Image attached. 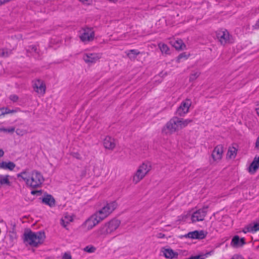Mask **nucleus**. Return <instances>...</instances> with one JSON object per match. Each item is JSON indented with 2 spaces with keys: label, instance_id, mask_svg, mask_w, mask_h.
I'll return each instance as SVG.
<instances>
[{
  "label": "nucleus",
  "instance_id": "23",
  "mask_svg": "<svg viewBox=\"0 0 259 259\" xmlns=\"http://www.w3.org/2000/svg\"><path fill=\"white\" fill-rule=\"evenodd\" d=\"M12 177L9 175H0V186H10Z\"/></svg>",
  "mask_w": 259,
  "mask_h": 259
},
{
  "label": "nucleus",
  "instance_id": "29",
  "mask_svg": "<svg viewBox=\"0 0 259 259\" xmlns=\"http://www.w3.org/2000/svg\"><path fill=\"white\" fill-rule=\"evenodd\" d=\"M158 46L162 54H169V49L166 45L160 42L158 44Z\"/></svg>",
  "mask_w": 259,
  "mask_h": 259
},
{
  "label": "nucleus",
  "instance_id": "48",
  "mask_svg": "<svg viewBox=\"0 0 259 259\" xmlns=\"http://www.w3.org/2000/svg\"><path fill=\"white\" fill-rule=\"evenodd\" d=\"M36 193V191H32L31 193L32 194V195H34L35 194V193Z\"/></svg>",
  "mask_w": 259,
  "mask_h": 259
},
{
  "label": "nucleus",
  "instance_id": "11",
  "mask_svg": "<svg viewBox=\"0 0 259 259\" xmlns=\"http://www.w3.org/2000/svg\"><path fill=\"white\" fill-rule=\"evenodd\" d=\"M192 102L190 99H186L183 101L177 110V114L181 116H184L189 112Z\"/></svg>",
  "mask_w": 259,
  "mask_h": 259
},
{
  "label": "nucleus",
  "instance_id": "10",
  "mask_svg": "<svg viewBox=\"0 0 259 259\" xmlns=\"http://www.w3.org/2000/svg\"><path fill=\"white\" fill-rule=\"evenodd\" d=\"M101 221L95 214H93L85 221L81 227L84 231H88L92 230Z\"/></svg>",
  "mask_w": 259,
  "mask_h": 259
},
{
  "label": "nucleus",
  "instance_id": "1",
  "mask_svg": "<svg viewBox=\"0 0 259 259\" xmlns=\"http://www.w3.org/2000/svg\"><path fill=\"white\" fill-rule=\"evenodd\" d=\"M19 181H23L26 186L31 189H37L41 187L45 181L42 174L37 170L25 169L17 175Z\"/></svg>",
  "mask_w": 259,
  "mask_h": 259
},
{
  "label": "nucleus",
  "instance_id": "38",
  "mask_svg": "<svg viewBox=\"0 0 259 259\" xmlns=\"http://www.w3.org/2000/svg\"><path fill=\"white\" fill-rule=\"evenodd\" d=\"M80 2L84 5H91L93 3V0H78Z\"/></svg>",
  "mask_w": 259,
  "mask_h": 259
},
{
  "label": "nucleus",
  "instance_id": "7",
  "mask_svg": "<svg viewBox=\"0 0 259 259\" xmlns=\"http://www.w3.org/2000/svg\"><path fill=\"white\" fill-rule=\"evenodd\" d=\"M79 37L84 42L92 41L95 37V32L92 28H82L79 31Z\"/></svg>",
  "mask_w": 259,
  "mask_h": 259
},
{
  "label": "nucleus",
  "instance_id": "12",
  "mask_svg": "<svg viewBox=\"0 0 259 259\" xmlns=\"http://www.w3.org/2000/svg\"><path fill=\"white\" fill-rule=\"evenodd\" d=\"M33 87L34 91L39 96H43L46 93V86L43 80L37 79L34 81Z\"/></svg>",
  "mask_w": 259,
  "mask_h": 259
},
{
  "label": "nucleus",
  "instance_id": "2",
  "mask_svg": "<svg viewBox=\"0 0 259 259\" xmlns=\"http://www.w3.org/2000/svg\"><path fill=\"white\" fill-rule=\"evenodd\" d=\"M121 225V221L116 218H112L101 225L93 232V234L98 238L104 239L113 235Z\"/></svg>",
  "mask_w": 259,
  "mask_h": 259
},
{
  "label": "nucleus",
  "instance_id": "18",
  "mask_svg": "<svg viewBox=\"0 0 259 259\" xmlns=\"http://www.w3.org/2000/svg\"><path fill=\"white\" fill-rule=\"evenodd\" d=\"M259 167V156H255L249 167L248 171L251 174H254Z\"/></svg>",
  "mask_w": 259,
  "mask_h": 259
},
{
  "label": "nucleus",
  "instance_id": "49",
  "mask_svg": "<svg viewBox=\"0 0 259 259\" xmlns=\"http://www.w3.org/2000/svg\"><path fill=\"white\" fill-rule=\"evenodd\" d=\"M110 2H112V3H116L117 2V0H109Z\"/></svg>",
  "mask_w": 259,
  "mask_h": 259
},
{
  "label": "nucleus",
  "instance_id": "36",
  "mask_svg": "<svg viewBox=\"0 0 259 259\" xmlns=\"http://www.w3.org/2000/svg\"><path fill=\"white\" fill-rule=\"evenodd\" d=\"M199 75V73L197 71L191 74L189 77L190 81H193L195 80Z\"/></svg>",
  "mask_w": 259,
  "mask_h": 259
},
{
  "label": "nucleus",
  "instance_id": "13",
  "mask_svg": "<svg viewBox=\"0 0 259 259\" xmlns=\"http://www.w3.org/2000/svg\"><path fill=\"white\" fill-rule=\"evenodd\" d=\"M102 56L100 53H85L83 56V60L87 63H95L98 61Z\"/></svg>",
  "mask_w": 259,
  "mask_h": 259
},
{
  "label": "nucleus",
  "instance_id": "8",
  "mask_svg": "<svg viewBox=\"0 0 259 259\" xmlns=\"http://www.w3.org/2000/svg\"><path fill=\"white\" fill-rule=\"evenodd\" d=\"M217 37L220 43L223 45L231 44L233 39L227 30H220L217 32Z\"/></svg>",
  "mask_w": 259,
  "mask_h": 259
},
{
  "label": "nucleus",
  "instance_id": "34",
  "mask_svg": "<svg viewBox=\"0 0 259 259\" xmlns=\"http://www.w3.org/2000/svg\"><path fill=\"white\" fill-rule=\"evenodd\" d=\"M14 110H11L7 108H0V116L4 115L6 114L14 112Z\"/></svg>",
  "mask_w": 259,
  "mask_h": 259
},
{
  "label": "nucleus",
  "instance_id": "22",
  "mask_svg": "<svg viewBox=\"0 0 259 259\" xmlns=\"http://www.w3.org/2000/svg\"><path fill=\"white\" fill-rule=\"evenodd\" d=\"M16 166V164L11 161H2L0 162V169L13 170Z\"/></svg>",
  "mask_w": 259,
  "mask_h": 259
},
{
  "label": "nucleus",
  "instance_id": "20",
  "mask_svg": "<svg viewBox=\"0 0 259 259\" xmlns=\"http://www.w3.org/2000/svg\"><path fill=\"white\" fill-rule=\"evenodd\" d=\"M163 255L165 257L172 259L177 257L178 253L170 248H163L162 250Z\"/></svg>",
  "mask_w": 259,
  "mask_h": 259
},
{
  "label": "nucleus",
  "instance_id": "39",
  "mask_svg": "<svg viewBox=\"0 0 259 259\" xmlns=\"http://www.w3.org/2000/svg\"><path fill=\"white\" fill-rule=\"evenodd\" d=\"M10 99L13 102H17L18 100V97L16 95H12L9 97Z\"/></svg>",
  "mask_w": 259,
  "mask_h": 259
},
{
  "label": "nucleus",
  "instance_id": "46",
  "mask_svg": "<svg viewBox=\"0 0 259 259\" xmlns=\"http://www.w3.org/2000/svg\"><path fill=\"white\" fill-rule=\"evenodd\" d=\"M196 139H193V140L192 141V142H191V144H192V145H195V144H196Z\"/></svg>",
  "mask_w": 259,
  "mask_h": 259
},
{
  "label": "nucleus",
  "instance_id": "44",
  "mask_svg": "<svg viewBox=\"0 0 259 259\" xmlns=\"http://www.w3.org/2000/svg\"><path fill=\"white\" fill-rule=\"evenodd\" d=\"M4 155V151L3 149H0V158L2 157Z\"/></svg>",
  "mask_w": 259,
  "mask_h": 259
},
{
  "label": "nucleus",
  "instance_id": "26",
  "mask_svg": "<svg viewBox=\"0 0 259 259\" xmlns=\"http://www.w3.org/2000/svg\"><path fill=\"white\" fill-rule=\"evenodd\" d=\"M191 122L192 120L189 119H183L177 117V123L179 130L186 127Z\"/></svg>",
  "mask_w": 259,
  "mask_h": 259
},
{
  "label": "nucleus",
  "instance_id": "28",
  "mask_svg": "<svg viewBox=\"0 0 259 259\" xmlns=\"http://www.w3.org/2000/svg\"><path fill=\"white\" fill-rule=\"evenodd\" d=\"M171 43L177 50L183 49L185 47V45L181 39L175 40L173 42H171Z\"/></svg>",
  "mask_w": 259,
  "mask_h": 259
},
{
  "label": "nucleus",
  "instance_id": "6",
  "mask_svg": "<svg viewBox=\"0 0 259 259\" xmlns=\"http://www.w3.org/2000/svg\"><path fill=\"white\" fill-rule=\"evenodd\" d=\"M179 130L177 117H174L165 124L162 128V132L165 135H171Z\"/></svg>",
  "mask_w": 259,
  "mask_h": 259
},
{
  "label": "nucleus",
  "instance_id": "27",
  "mask_svg": "<svg viewBox=\"0 0 259 259\" xmlns=\"http://www.w3.org/2000/svg\"><path fill=\"white\" fill-rule=\"evenodd\" d=\"M244 244V239L243 238L240 239L238 236H234L231 241V245L234 247L241 246Z\"/></svg>",
  "mask_w": 259,
  "mask_h": 259
},
{
  "label": "nucleus",
  "instance_id": "31",
  "mask_svg": "<svg viewBox=\"0 0 259 259\" xmlns=\"http://www.w3.org/2000/svg\"><path fill=\"white\" fill-rule=\"evenodd\" d=\"M83 250L85 252H88V253H93L95 252L96 250V248L93 245H90L85 246L83 249Z\"/></svg>",
  "mask_w": 259,
  "mask_h": 259
},
{
  "label": "nucleus",
  "instance_id": "37",
  "mask_svg": "<svg viewBox=\"0 0 259 259\" xmlns=\"http://www.w3.org/2000/svg\"><path fill=\"white\" fill-rule=\"evenodd\" d=\"M15 128L14 127H11L9 128H1L0 132H4L8 133H13L15 131Z\"/></svg>",
  "mask_w": 259,
  "mask_h": 259
},
{
  "label": "nucleus",
  "instance_id": "40",
  "mask_svg": "<svg viewBox=\"0 0 259 259\" xmlns=\"http://www.w3.org/2000/svg\"><path fill=\"white\" fill-rule=\"evenodd\" d=\"M254 148L255 150L259 151V136L255 141Z\"/></svg>",
  "mask_w": 259,
  "mask_h": 259
},
{
  "label": "nucleus",
  "instance_id": "9",
  "mask_svg": "<svg viewBox=\"0 0 259 259\" xmlns=\"http://www.w3.org/2000/svg\"><path fill=\"white\" fill-rule=\"evenodd\" d=\"M208 206L204 205L202 208L199 209L194 211L191 217V221L193 223L202 221L207 214V210Z\"/></svg>",
  "mask_w": 259,
  "mask_h": 259
},
{
  "label": "nucleus",
  "instance_id": "32",
  "mask_svg": "<svg viewBox=\"0 0 259 259\" xmlns=\"http://www.w3.org/2000/svg\"><path fill=\"white\" fill-rule=\"evenodd\" d=\"M11 54V51L8 49H0V57H6L9 56Z\"/></svg>",
  "mask_w": 259,
  "mask_h": 259
},
{
  "label": "nucleus",
  "instance_id": "45",
  "mask_svg": "<svg viewBox=\"0 0 259 259\" xmlns=\"http://www.w3.org/2000/svg\"><path fill=\"white\" fill-rule=\"evenodd\" d=\"M232 259H242V258L239 256H234Z\"/></svg>",
  "mask_w": 259,
  "mask_h": 259
},
{
  "label": "nucleus",
  "instance_id": "33",
  "mask_svg": "<svg viewBox=\"0 0 259 259\" xmlns=\"http://www.w3.org/2000/svg\"><path fill=\"white\" fill-rule=\"evenodd\" d=\"M189 57V55L187 54L186 53H183L180 54L177 58V62L178 63L180 62L183 60H186Z\"/></svg>",
  "mask_w": 259,
  "mask_h": 259
},
{
  "label": "nucleus",
  "instance_id": "17",
  "mask_svg": "<svg viewBox=\"0 0 259 259\" xmlns=\"http://www.w3.org/2000/svg\"><path fill=\"white\" fill-rule=\"evenodd\" d=\"M103 145L105 149L112 150L116 146L115 140L111 137L107 136L104 139Z\"/></svg>",
  "mask_w": 259,
  "mask_h": 259
},
{
  "label": "nucleus",
  "instance_id": "30",
  "mask_svg": "<svg viewBox=\"0 0 259 259\" xmlns=\"http://www.w3.org/2000/svg\"><path fill=\"white\" fill-rule=\"evenodd\" d=\"M140 53L137 50H131L126 53V55L130 59H133L135 58Z\"/></svg>",
  "mask_w": 259,
  "mask_h": 259
},
{
  "label": "nucleus",
  "instance_id": "15",
  "mask_svg": "<svg viewBox=\"0 0 259 259\" xmlns=\"http://www.w3.org/2000/svg\"><path fill=\"white\" fill-rule=\"evenodd\" d=\"M224 153V147L222 145L216 146L212 151L211 156L214 161H218L220 160L223 156Z\"/></svg>",
  "mask_w": 259,
  "mask_h": 259
},
{
  "label": "nucleus",
  "instance_id": "42",
  "mask_svg": "<svg viewBox=\"0 0 259 259\" xmlns=\"http://www.w3.org/2000/svg\"><path fill=\"white\" fill-rule=\"evenodd\" d=\"M252 28L254 29H259V19L256 21L255 23L252 25Z\"/></svg>",
  "mask_w": 259,
  "mask_h": 259
},
{
  "label": "nucleus",
  "instance_id": "25",
  "mask_svg": "<svg viewBox=\"0 0 259 259\" xmlns=\"http://www.w3.org/2000/svg\"><path fill=\"white\" fill-rule=\"evenodd\" d=\"M73 220V215L65 213L61 219V224L63 227H66L70 223L72 222Z\"/></svg>",
  "mask_w": 259,
  "mask_h": 259
},
{
  "label": "nucleus",
  "instance_id": "5",
  "mask_svg": "<svg viewBox=\"0 0 259 259\" xmlns=\"http://www.w3.org/2000/svg\"><path fill=\"white\" fill-rule=\"evenodd\" d=\"M151 165L149 162H143L140 165L133 176L132 182L136 184L140 182L151 170Z\"/></svg>",
  "mask_w": 259,
  "mask_h": 259
},
{
  "label": "nucleus",
  "instance_id": "43",
  "mask_svg": "<svg viewBox=\"0 0 259 259\" xmlns=\"http://www.w3.org/2000/svg\"><path fill=\"white\" fill-rule=\"evenodd\" d=\"M164 236H165V235L161 233L157 234V237L158 238H163L164 237Z\"/></svg>",
  "mask_w": 259,
  "mask_h": 259
},
{
  "label": "nucleus",
  "instance_id": "16",
  "mask_svg": "<svg viewBox=\"0 0 259 259\" xmlns=\"http://www.w3.org/2000/svg\"><path fill=\"white\" fill-rule=\"evenodd\" d=\"M14 127L16 134L19 136H23L28 133V126L24 123L17 124Z\"/></svg>",
  "mask_w": 259,
  "mask_h": 259
},
{
  "label": "nucleus",
  "instance_id": "24",
  "mask_svg": "<svg viewBox=\"0 0 259 259\" xmlns=\"http://www.w3.org/2000/svg\"><path fill=\"white\" fill-rule=\"evenodd\" d=\"M237 150V146L236 145L229 147L227 153V157L229 159H234L236 156Z\"/></svg>",
  "mask_w": 259,
  "mask_h": 259
},
{
  "label": "nucleus",
  "instance_id": "3",
  "mask_svg": "<svg viewBox=\"0 0 259 259\" xmlns=\"http://www.w3.org/2000/svg\"><path fill=\"white\" fill-rule=\"evenodd\" d=\"M46 238L45 233L42 231L36 232L31 230L25 231L23 234V241L26 245L37 247L41 245Z\"/></svg>",
  "mask_w": 259,
  "mask_h": 259
},
{
  "label": "nucleus",
  "instance_id": "21",
  "mask_svg": "<svg viewBox=\"0 0 259 259\" xmlns=\"http://www.w3.org/2000/svg\"><path fill=\"white\" fill-rule=\"evenodd\" d=\"M42 202L51 207H54L55 205V200L51 195L47 194L45 195L42 198Z\"/></svg>",
  "mask_w": 259,
  "mask_h": 259
},
{
  "label": "nucleus",
  "instance_id": "14",
  "mask_svg": "<svg viewBox=\"0 0 259 259\" xmlns=\"http://www.w3.org/2000/svg\"><path fill=\"white\" fill-rule=\"evenodd\" d=\"M207 232L203 230L190 232L185 235V237L192 239H202L207 235Z\"/></svg>",
  "mask_w": 259,
  "mask_h": 259
},
{
  "label": "nucleus",
  "instance_id": "19",
  "mask_svg": "<svg viewBox=\"0 0 259 259\" xmlns=\"http://www.w3.org/2000/svg\"><path fill=\"white\" fill-rule=\"evenodd\" d=\"M258 230L259 221L250 224L246 226L243 230V232L246 233L247 232H255Z\"/></svg>",
  "mask_w": 259,
  "mask_h": 259
},
{
  "label": "nucleus",
  "instance_id": "35",
  "mask_svg": "<svg viewBox=\"0 0 259 259\" xmlns=\"http://www.w3.org/2000/svg\"><path fill=\"white\" fill-rule=\"evenodd\" d=\"M29 50L33 54H38V49L37 46L35 45H32L29 47Z\"/></svg>",
  "mask_w": 259,
  "mask_h": 259
},
{
  "label": "nucleus",
  "instance_id": "47",
  "mask_svg": "<svg viewBox=\"0 0 259 259\" xmlns=\"http://www.w3.org/2000/svg\"><path fill=\"white\" fill-rule=\"evenodd\" d=\"M256 111L257 115L259 116V104L258 105V107L256 108Z\"/></svg>",
  "mask_w": 259,
  "mask_h": 259
},
{
  "label": "nucleus",
  "instance_id": "41",
  "mask_svg": "<svg viewBox=\"0 0 259 259\" xmlns=\"http://www.w3.org/2000/svg\"><path fill=\"white\" fill-rule=\"evenodd\" d=\"M63 259H71V256L69 253H65L63 256Z\"/></svg>",
  "mask_w": 259,
  "mask_h": 259
},
{
  "label": "nucleus",
  "instance_id": "4",
  "mask_svg": "<svg viewBox=\"0 0 259 259\" xmlns=\"http://www.w3.org/2000/svg\"><path fill=\"white\" fill-rule=\"evenodd\" d=\"M117 203L115 201L107 203L94 214L101 222L107 218L116 208Z\"/></svg>",
  "mask_w": 259,
  "mask_h": 259
}]
</instances>
